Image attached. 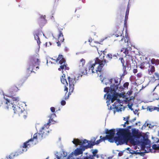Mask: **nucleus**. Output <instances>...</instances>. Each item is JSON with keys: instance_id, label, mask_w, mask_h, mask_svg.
Instances as JSON below:
<instances>
[{"instance_id": "obj_51", "label": "nucleus", "mask_w": 159, "mask_h": 159, "mask_svg": "<svg viewBox=\"0 0 159 159\" xmlns=\"http://www.w3.org/2000/svg\"><path fill=\"white\" fill-rule=\"evenodd\" d=\"M132 91H130L128 92L127 93L128 94V95H130L132 94Z\"/></svg>"}, {"instance_id": "obj_18", "label": "nucleus", "mask_w": 159, "mask_h": 159, "mask_svg": "<svg viewBox=\"0 0 159 159\" xmlns=\"http://www.w3.org/2000/svg\"><path fill=\"white\" fill-rule=\"evenodd\" d=\"M95 140L94 141V142H90V143H89V142H88L87 143V144L89 148H92L93 146L97 145L99 144L100 143L102 142V140L100 138V139L97 140L96 141V142H95Z\"/></svg>"}, {"instance_id": "obj_38", "label": "nucleus", "mask_w": 159, "mask_h": 159, "mask_svg": "<svg viewBox=\"0 0 159 159\" xmlns=\"http://www.w3.org/2000/svg\"><path fill=\"white\" fill-rule=\"evenodd\" d=\"M137 76L138 78H140L142 76V74L140 73H138L137 74Z\"/></svg>"}, {"instance_id": "obj_42", "label": "nucleus", "mask_w": 159, "mask_h": 159, "mask_svg": "<svg viewBox=\"0 0 159 159\" xmlns=\"http://www.w3.org/2000/svg\"><path fill=\"white\" fill-rule=\"evenodd\" d=\"M156 59L154 58L152 59L151 60V63L152 64H155L156 61Z\"/></svg>"}, {"instance_id": "obj_36", "label": "nucleus", "mask_w": 159, "mask_h": 159, "mask_svg": "<svg viewBox=\"0 0 159 159\" xmlns=\"http://www.w3.org/2000/svg\"><path fill=\"white\" fill-rule=\"evenodd\" d=\"M61 103L62 106H64L66 104V102L65 100H62L61 101Z\"/></svg>"}, {"instance_id": "obj_35", "label": "nucleus", "mask_w": 159, "mask_h": 159, "mask_svg": "<svg viewBox=\"0 0 159 159\" xmlns=\"http://www.w3.org/2000/svg\"><path fill=\"white\" fill-rule=\"evenodd\" d=\"M128 18V16L127 15H125V21H124V24H126V23L127 22V20Z\"/></svg>"}, {"instance_id": "obj_5", "label": "nucleus", "mask_w": 159, "mask_h": 159, "mask_svg": "<svg viewBox=\"0 0 159 159\" xmlns=\"http://www.w3.org/2000/svg\"><path fill=\"white\" fill-rule=\"evenodd\" d=\"M117 98L118 95L116 93H114L112 94V95L109 93L107 95V99L108 100L107 101V103L108 101L109 102L110 101L111 102V103H113L115 100H116L114 104L112 105L113 107H110V110H111L114 109H116L117 111H119L120 110L121 108L120 106L121 105V103H122V102L120 99H117Z\"/></svg>"}, {"instance_id": "obj_10", "label": "nucleus", "mask_w": 159, "mask_h": 159, "mask_svg": "<svg viewBox=\"0 0 159 159\" xmlns=\"http://www.w3.org/2000/svg\"><path fill=\"white\" fill-rule=\"evenodd\" d=\"M129 139L123 137L118 136L114 138V141L117 145H121L125 143H127Z\"/></svg>"}, {"instance_id": "obj_52", "label": "nucleus", "mask_w": 159, "mask_h": 159, "mask_svg": "<svg viewBox=\"0 0 159 159\" xmlns=\"http://www.w3.org/2000/svg\"><path fill=\"white\" fill-rule=\"evenodd\" d=\"M56 158L57 159H61V157L58 155L56 156Z\"/></svg>"}, {"instance_id": "obj_21", "label": "nucleus", "mask_w": 159, "mask_h": 159, "mask_svg": "<svg viewBox=\"0 0 159 159\" xmlns=\"http://www.w3.org/2000/svg\"><path fill=\"white\" fill-rule=\"evenodd\" d=\"M27 113L25 111H23L22 110L19 113L18 115L21 118L24 119H25L27 116Z\"/></svg>"}, {"instance_id": "obj_32", "label": "nucleus", "mask_w": 159, "mask_h": 159, "mask_svg": "<svg viewBox=\"0 0 159 159\" xmlns=\"http://www.w3.org/2000/svg\"><path fill=\"white\" fill-rule=\"evenodd\" d=\"M119 60H120L122 65H125V61L123 57L120 58Z\"/></svg>"}, {"instance_id": "obj_58", "label": "nucleus", "mask_w": 159, "mask_h": 159, "mask_svg": "<svg viewBox=\"0 0 159 159\" xmlns=\"http://www.w3.org/2000/svg\"><path fill=\"white\" fill-rule=\"evenodd\" d=\"M90 45L91 46H92V47H94V46H93V45H92L91 44V43H90Z\"/></svg>"}, {"instance_id": "obj_47", "label": "nucleus", "mask_w": 159, "mask_h": 159, "mask_svg": "<svg viewBox=\"0 0 159 159\" xmlns=\"http://www.w3.org/2000/svg\"><path fill=\"white\" fill-rule=\"evenodd\" d=\"M114 81L115 82V83L116 84H118V80L117 79H114Z\"/></svg>"}, {"instance_id": "obj_3", "label": "nucleus", "mask_w": 159, "mask_h": 159, "mask_svg": "<svg viewBox=\"0 0 159 159\" xmlns=\"http://www.w3.org/2000/svg\"><path fill=\"white\" fill-rule=\"evenodd\" d=\"M88 142V141L86 139L84 140H80L78 139H74L72 143L76 146L80 145V148H77L74 151V154L78 155L82 154L83 152L88 148H89L88 144L86 145Z\"/></svg>"}, {"instance_id": "obj_12", "label": "nucleus", "mask_w": 159, "mask_h": 159, "mask_svg": "<svg viewBox=\"0 0 159 159\" xmlns=\"http://www.w3.org/2000/svg\"><path fill=\"white\" fill-rule=\"evenodd\" d=\"M129 40L128 38L126 37L125 38L123 36L122 38L121 39V40L120 41V43L121 46L124 47L126 46L127 48L129 47Z\"/></svg>"}, {"instance_id": "obj_23", "label": "nucleus", "mask_w": 159, "mask_h": 159, "mask_svg": "<svg viewBox=\"0 0 159 159\" xmlns=\"http://www.w3.org/2000/svg\"><path fill=\"white\" fill-rule=\"evenodd\" d=\"M45 16H41L39 19L38 20V22L40 25L42 23H44L46 21V20L45 18Z\"/></svg>"}, {"instance_id": "obj_40", "label": "nucleus", "mask_w": 159, "mask_h": 159, "mask_svg": "<svg viewBox=\"0 0 159 159\" xmlns=\"http://www.w3.org/2000/svg\"><path fill=\"white\" fill-rule=\"evenodd\" d=\"M50 110L52 112H54L55 111V108L53 107H52L50 108Z\"/></svg>"}, {"instance_id": "obj_63", "label": "nucleus", "mask_w": 159, "mask_h": 159, "mask_svg": "<svg viewBox=\"0 0 159 159\" xmlns=\"http://www.w3.org/2000/svg\"><path fill=\"white\" fill-rule=\"evenodd\" d=\"M106 95H107V93L105 94L104 95V97H106Z\"/></svg>"}, {"instance_id": "obj_26", "label": "nucleus", "mask_w": 159, "mask_h": 159, "mask_svg": "<svg viewBox=\"0 0 159 159\" xmlns=\"http://www.w3.org/2000/svg\"><path fill=\"white\" fill-rule=\"evenodd\" d=\"M121 52H122L123 53H125V55H127L128 54L129 50L127 48H123L121 50Z\"/></svg>"}, {"instance_id": "obj_31", "label": "nucleus", "mask_w": 159, "mask_h": 159, "mask_svg": "<svg viewBox=\"0 0 159 159\" xmlns=\"http://www.w3.org/2000/svg\"><path fill=\"white\" fill-rule=\"evenodd\" d=\"M155 76L156 80H158L159 79V74L158 73H154Z\"/></svg>"}, {"instance_id": "obj_37", "label": "nucleus", "mask_w": 159, "mask_h": 159, "mask_svg": "<svg viewBox=\"0 0 159 159\" xmlns=\"http://www.w3.org/2000/svg\"><path fill=\"white\" fill-rule=\"evenodd\" d=\"M123 33L122 32H120V33H118V34H116L115 35L116 37H118L119 36H121Z\"/></svg>"}, {"instance_id": "obj_56", "label": "nucleus", "mask_w": 159, "mask_h": 159, "mask_svg": "<svg viewBox=\"0 0 159 159\" xmlns=\"http://www.w3.org/2000/svg\"><path fill=\"white\" fill-rule=\"evenodd\" d=\"M59 0H55V2H58Z\"/></svg>"}, {"instance_id": "obj_8", "label": "nucleus", "mask_w": 159, "mask_h": 159, "mask_svg": "<svg viewBox=\"0 0 159 159\" xmlns=\"http://www.w3.org/2000/svg\"><path fill=\"white\" fill-rule=\"evenodd\" d=\"M139 67L142 69H147L148 71V74L151 75L155 72V68L154 66L150 65L149 63L147 62H144L141 63Z\"/></svg>"}, {"instance_id": "obj_1", "label": "nucleus", "mask_w": 159, "mask_h": 159, "mask_svg": "<svg viewBox=\"0 0 159 159\" xmlns=\"http://www.w3.org/2000/svg\"><path fill=\"white\" fill-rule=\"evenodd\" d=\"M54 60H55L56 62L59 61V63L61 65L60 67L58 68V70L59 71H61L63 74V75L61 77L60 79L61 83L65 85L64 91L66 92V93L64 99L66 100L68 98L69 95H70L73 92L74 89L75 84L76 83V81L75 78H71L70 76L68 77L67 79L69 85V92L67 95H66L67 93L68 92V88L67 86H68V84L65 78V75L63 73V70H69V68L67 66V65L66 63V60L63 58L62 55H59L57 59L56 60L54 59Z\"/></svg>"}, {"instance_id": "obj_57", "label": "nucleus", "mask_w": 159, "mask_h": 159, "mask_svg": "<svg viewBox=\"0 0 159 159\" xmlns=\"http://www.w3.org/2000/svg\"><path fill=\"white\" fill-rule=\"evenodd\" d=\"M89 42L90 43L91 42H92V39H89Z\"/></svg>"}, {"instance_id": "obj_22", "label": "nucleus", "mask_w": 159, "mask_h": 159, "mask_svg": "<svg viewBox=\"0 0 159 159\" xmlns=\"http://www.w3.org/2000/svg\"><path fill=\"white\" fill-rule=\"evenodd\" d=\"M62 30L63 29H61L60 30H59V34L58 36V40H59L61 42H63L64 40L63 38V35L61 31V30Z\"/></svg>"}, {"instance_id": "obj_6", "label": "nucleus", "mask_w": 159, "mask_h": 159, "mask_svg": "<svg viewBox=\"0 0 159 159\" xmlns=\"http://www.w3.org/2000/svg\"><path fill=\"white\" fill-rule=\"evenodd\" d=\"M45 136L42 131L40 130L39 133H35L34 135L33 138H31L24 143L22 147L23 148H26L28 146L30 147L31 145V144L29 143L30 142H33L34 139L41 140L43 139V137Z\"/></svg>"}, {"instance_id": "obj_9", "label": "nucleus", "mask_w": 159, "mask_h": 159, "mask_svg": "<svg viewBox=\"0 0 159 159\" xmlns=\"http://www.w3.org/2000/svg\"><path fill=\"white\" fill-rule=\"evenodd\" d=\"M118 136H120L129 139L130 133L129 130L127 129H119L116 133Z\"/></svg>"}, {"instance_id": "obj_39", "label": "nucleus", "mask_w": 159, "mask_h": 159, "mask_svg": "<svg viewBox=\"0 0 159 159\" xmlns=\"http://www.w3.org/2000/svg\"><path fill=\"white\" fill-rule=\"evenodd\" d=\"M91 157L90 155L89 156L84 157H83V159H91Z\"/></svg>"}, {"instance_id": "obj_46", "label": "nucleus", "mask_w": 159, "mask_h": 159, "mask_svg": "<svg viewBox=\"0 0 159 159\" xmlns=\"http://www.w3.org/2000/svg\"><path fill=\"white\" fill-rule=\"evenodd\" d=\"M138 72V70H137V69H134L133 70V72L134 73V74H135L136 73H137Z\"/></svg>"}, {"instance_id": "obj_62", "label": "nucleus", "mask_w": 159, "mask_h": 159, "mask_svg": "<svg viewBox=\"0 0 159 159\" xmlns=\"http://www.w3.org/2000/svg\"><path fill=\"white\" fill-rule=\"evenodd\" d=\"M129 108L130 109H131V110H132V109H131V107H129Z\"/></svg>"}, {"instance_id": "obj_2", "label": "nucleus", "mask_w": 159, "mask_h": 159, "mask_svg": "<svg viewBox=\"0 0 159 159\" xmlns=\"http://www.w3.org/2000/svg\"><path fill=\"white\" fill-rule=\"evenodd\" d=\"M108 61L105 59L101 60L98 58L95 59V62L93 64L89 63L87 64L83 71L81 70V72L83 75H86L88 73H101L103 67L106 65Z\"/></svg>"}, {"instance_id": "obj_15", "label": "nucleus", "mask_w": 159, "mask_h": 159, "mask_svg": "<svg viewBox=\"0 0 159 159\" xmlns=\"http://www.w3.org/2000/svg\"><path fill=\"white\" fill-rule=\"evenodd\" d=\"M18 90V88L15 86L11 87L8 90V96L15 94V93Z\"/></svg>"}, {"instance_id": "obj_14", "label": "nucleus", "mask_w": 159, "mask_h": 159, "mask_svg": "<svg viewBox=\"0 0 159 159\" xmlns=\"http://www.w3.org/2000/svg\"><path fill=\"white\" fill-rule=\"evenodd\" d=\"M49 126L48 123H47L46 125H44L40 130L43 133V134L45 136L49 133Z\"/></svg>"}, {"instance_id": "obj_16", "label": "nucleus", "mask_w": 159, "mask_h": 159, "mask_svg": "<svg viewBox=\"0 0 159 159\" xmlns=\"http://www.w3.org/2000/svg\"><path fill=\"white\" fill-rule=\"evenodd\" d=\"M123 69V75H125L127 74V70H130L131 69V66L130 64L126 63L125 65H122Z\"/></svg>"}, {"instance_id": "obj_24", "label": "nucleus", "mask_w": 159, "mask_h": 159, "mask_svg": "<svg viewBox=\"0 0 159 159\" xmlns=\"http://www.w3.org/2000/svg\"><path fill=\"white\" fill-rule=\"evenodd\" d=\"M125 57L126 58V63H129V62L130 60L133 61L132 57L131 55L128 54L127 55H125Z\"/></svg>"}, {"instance_id": "obj_60", "label": "nucleus", "mask_w": 159, "mask_h": 159, "mask_svg": "<svg viewBox=\"0 0 159 159\" xmlns=\"http://www.w3.org/2000/svg\"><path fill=\"white\" fill-rule=\"evenodd\" d=\"M123 127H125V126H125V123H124V124H123Z\"/></svg>"}, {"instance_id": "obj_13", "label": "nucleus", "mask_w": 159, "mask_h": 159, "mask_svg": "<svg viewBox=\"0 0 159 159\" xmlns=\"http://www.w3.org/2000/svg\"><path fill=\"white\" fill-rule=\"evenodd\" d=\"M112 89L113 91L114 92H115L116 91H117L118 92L119 91L120 92L124 90L123 88L120 86V83L118 84H116V85L114 84L113 85Z\"/></svg>"}, {"instance_id": "obj_41", "label": "nucleus", "mask_w": 159, "mask_h": 159, "mask_svg": "<svg viewBox=\"0 0 159 159\" xmlns=\"http://www.w3.org/2000/svg\"><path fill=\"white\" fill-rule=\"evenodd\" d=\"M155 64L156 65H157L159 64V60L158 59H156L155 61Z\"/></svg>"}, {"instance_id": "obj_7", "label": "nucleus", "mask_w": 159, "mask_h": 159, "mask_svg": "<svg viewBox=\"0 0 159 159\" xmlns=\"http://www.w3.org/2000/svg\"><path fill=\"white\" fill-rule=\"evenodd\" d=\"M11 98V101L8 99H6V104L7 105L6 107L7 109H11V107H13L14 105H16L20 100V98L16 96L15 94L8 96Z\"/></svg>"}, {"instance_id": "obj_19", "label": "nucleus", "mask_w": 159, "mask_h": 159, "mask_svg": "<svg viewBox=\"0 0 159 159\" xmlns=\"http://www.w3.org/2000/svg\"><path fill=\"white\" fill-rule=\"evenodd\" d=\"M12 108V107H11V108ZM13 108V110H14V113L15 114L18 115L22 110L21 108L16 105H15Z\"/></svg>"}, {"instance_id": "obj_17", "label": "nucleus", "mask_w": 159, "mask_h": 159, "mask_svg": "<svg viewBox=\"0 0 159 159\" xmlns=\"http://www.w3.org/2000/svg\"><path fill=\"white\" fill-rule=\"evenodd\" d=\"M40 33V31L39 30H36L34 31V37L35 39L37 40V43L39 45L41 42L40 40V39L39 37V35Z\"/></svg>"}, {"instance_id": "obj_29", "label": "nucleus", "mask_w": 159, "mask_h": 159, "mask_svg": "<svg viewBox=\"0 0 159 159\" xmlns=\"http://www.w3.org/2000/svg\"><path fill=\"white\" fill-rule=\"evenodd\" d=\"M152 148L153 149L155 150L159 149V145L157 146L156 144H154L152 145Z\"/></svg>"}, {"instance_id": "obj_43", "label": "nucleus", "mask_w": 159, "mask_h": 159, "mask_svg": "<svg viewBox=\"0 0 159 159\" xmlns=\"http://www.w3.org/2000/svg\"><path fill=\"white\" fill-rule=\"evenodd\" d=\"M138 133L137 131H135L133 132V134L134 136H136L137 135Z\"/></svg>"}, {"instance_id": "obj_44", "label": "nucleus", "mask_w": 159, "mask_h": 159, "mask_svg": "<svg viewBox=\"0 0 159 159\" xmlns=\"http://www.w3.org/2000/svg\"><path fill=\"white\" fill-rule=\"evenodd\" d=\"M80 17V15H77L75 16V18L76 20H78V18Z\"/></svg>"}, {"instance_id": "obj_33", "label": "nucleus", "mask_w": 159, "mask_h": 159, "mask_svg": "<svg viewBox=\"0 0 159 159\" xmlns=\"http://www.w3.org/2000/svg\"><path fill=\"white\" fill-rule=\"evenodd\" d=\"M116 94H117L118 97L119 96L120 97H123L124 96V94L122 93H116Z\"/></svg>"}, {"instance_id": "obj_49", "label": "nucleus", "mask_w": 159, "mask_h": 159, "mask_svg": "<svg viewBox=\"0 0 159 159\" xmlns=\"http://www.w3.org/2000/svg\"><path fill=\"white\" fill-rule=\"evenodd\" d=\"M130 142L132 143H134V139H131L130 140Z\"/></svg>"}, {"instance_id": "obj_50", "label": "nucleus", "mask_w": 159, "mask_h": 159, "mask_svg": "<svg viewBox=\"0 0 159 159\" xmlns=\"http://www.w3.org/2000/svg\"><path fill=\"white\" fill-rule=\"evenodd\" d=\"M59 40H58V41L57 42V46H61V44L60 43Z\"/></svg>"}, {"instance_id": "obj_20", "label": "nucleus", "mask_w": 159, "mask_h": 159, "mask_svg": "<svg viewBox=\"0 0 159 159\" xmlns=\"http://www.w3.org/2000/svg\"><path fill=\"white\" fill-rule=\"evenodd\" d=\"M118 54H112L111 53H108L106 56L107 58L109 60H111L112 59H116L117 58Z\"/></svg>"}, {"instance_id": "obj_64", "label": "nucleus", "mask_w": 159, "mask_h": 159, "mask_svg": "<svg viewBox=\"0 0 159 159\" xmlns=\"http://www.w3.org/2000/svg\"><path fill=\"white\" fill-rule=\"evenodd\" d=\"M158 136L159 137V131L158 132Z\"/></svg>"}, {"instance_id": "obj_30", "label": "nucleus", "mask_w": 159, "mask_h": 159, "mask_svg": "<svg viewBox=\"0 0 159 159\" xmlns=\"http://www.w3.org/2000/svg\"><path fill=\"white\" fill-rule=\"evenodd\" d=\"M129 85V83L126 82L125 83L123 84V87L125 88H128V87Z\"/></svg>"}, {"instance_id": "obj_55", "label": "nucleus", "mask_w": 159, "mask_h": 159, "mask_svg": "<svg viewBox=\"0 0 159 159\" xmlns=\"http://www.w3.org/2000/svg\"><path fill=\"white\" fill-rule=\"evenodd\" d=\"M112 79H110L109 80V82H110V83H112Z\"/></svg>"}, {"instance_id": "obj_53", "label": "nucleus", "mask_w": 159, "mask_h": 159, "mask_svg": "<svg viewBox=\"0 0 159 159\" xmlns=\"http://www.w3.org/2000/svg\"><path fill=\"white\" fill-rule=\"evenodd\" d=\"M129 121L128 120H126V122H125V124H129Z\"/></svg>"}, {"instance_id": "obj_27", "label": "nucleus", "mask_w": 159, "mask_h": 159, "mask_svg": "<svg viewBox=\"0 0 159 159\" xmlns=\"http://www.w3.org/2000/svg\"><path fill=\"white\" fill-rule=\"evenodd\" d=\"M100 138L102 140V141H105L106 140H108V141L111 143V141L110 139H108L107 137V135L105 137H103L102 136H101L100 137Z\"/></svg>"}, {"instance_id": "obj_25", "label": "nucleus", "mask_w": 159, "mask_h": 159, "mask_svg": "<svg viewBox=\"0 0 159 159\" xmlns=\"http://www.w3.org/2000/svg\"><path fill=\"white\" fill-rule=\"evenodd\" d=\"M113 85H111L110 87H106L104 89V92H105L108 93L109 91H113L112 88Z\"/></svg>"}, {"instance_id": "obj_59", "label": "nucleus", "mask_w": 159, "mask_h": 159, "mask_svg": "<svg viewBox=\"0 0 159 159\" xmlns=\"http://www.w3.org/2000/svg\"><path fill=\"white\" fill-rule=\"evenodd\" d=\"M126 118L125 117H124L123 118V120H126Z\"/></svg>"}, {"instance_id": "obj_61", "label": "nucleus", "mask_w": 159, "mask_h": 159, "mask_svg": "<svg viewBox=\"0 0 159 159\" xmlns=\"http://www.w3.org/2000/svg\"><path fill=\"white\" fill-rule=\"evenodd\" d=\"M118 155H119V156H121V154H120V153H118Z\"/></svg>"}, {"instance_id": "obj_11", "label": "nucleus", "mask_w": 159, "mask_h": 159, "mask_svg": "<svg viewBox=\"0 0 159 159\" xmlns=\"http://www.w3.org/2000/svg\"><path fill=\"white\" fill-rule=\"evenodd\" d=\"M105 132V133L107 134V137L110 139L111 143H113L114 142V136L115 134V129H112L109 130L106 129Z\"/></svg>"}, {"instance_id": "obj_34", "label": "nucleus", "mask_w": 159, "mask_h": 159, "mask_svg": "<svg viewBox=\"0 0 159 159\" xmlns=\"http://www.w3.org/2000/svg\"><path fill=\"white\" fill-rule=\"evenodd\" d=\"M147 109L150 112H152L154 111L153 107H148Z\"/></svg>"}, {"instance_id": "obj_48", "label": "nucleus", "mask_w": 159, "mask_h": 159, "mask_svg": "<svg viewBox=\"0 0 159 159\" xmlns=\"http://www.w3.org/2000/svg\"><path fill=\"white\" fill-rule=\"evenodd\" d=\"M129 13V8L127 9V10H126V14L125 15H128V16Z\"/></svg>"}, {"instance_id": "obj_28", "label": "nucleus", "mask_w": 159, "mask_h": 159, "mask_svg": "<svg viewBox=\"0 0 159 159\" xmlns=\"http://www.w3.org/2000/svg\"><path fill=\"white\" fill-rule=\"evenodd\" d=\"M85 63V59L83 58L81 59L80 61H79V64H81V65L83 66L84 65Z\"/></svg>"}, {"instance_id": "obj_54", "label": "nucleus", "mask_w": 159, "mask_h": 159, "mask_svg": "<svg viewBox=\"0 0 159 159\" xmlns=\"http://www.w3.org/2000/svg\"><path fill=\"white\" fill-rule=\"evenodd\" d=\"M129 116H127L126 117V120H129Z\"/></svg>"}, {"instance_id": "obj_4", "label": "nucleus", "mask_w": 159, "mask_h": 159, "mask_svg": "<svg viewBox=\"0 0 159 159\" xmlns=\"http://www.w3.org/2000/svg\"><path fill=\"white\" fill-rule=\"evenodd\" d=\"M40 61L38 54L33 56L30 59L29 63V66L27 68V70L30 71L31 73H35L36 71L39 69V66Z\"/></svg>"}, {"instance_id": "obj_45", "label": "nucleus", "mask_w": 159, "mask_h": 159, "mask_svg": "<svg viewBox=\"0 0 159 159\" xmlns=\"http://www.w3.org/2000/svg\"><path fill=\"white\" fill-rule=\"evenodd\" d=\"M153 110H157L158 111L159 110V108L157 107H153Z\"/></svg>"}]
</instances>
